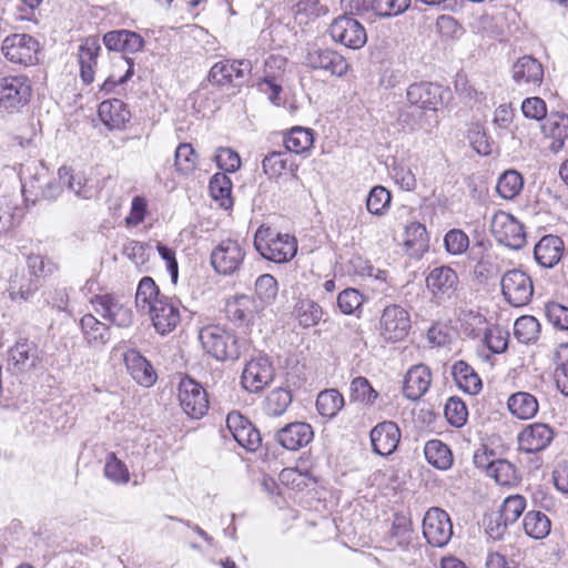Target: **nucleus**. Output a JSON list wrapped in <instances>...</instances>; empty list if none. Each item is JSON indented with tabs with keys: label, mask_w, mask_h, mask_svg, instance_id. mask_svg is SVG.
<instances>
[{
	"label": "nucleus",
	"mask_w": 568,
	"mask_h": 568,
	"mask_svg": "<svg viewBox=\"0 0 568 568\" xmlns=\"http://www.w3.org/2000/svg\"><path fill=\"white\" fill-rule=\"evenodd\" d=\"M254 247L262 257L275 263H285L292 260L297 252L294 236L278 233L264 225H261L255 232Z\"/></svg>",
	"instance_id": "obj_1"
},
{
	"label": "nucleus",
	"mask_w": 568,
	"mask_h": 568,
	"mask_svg": "<svg viewBox=\"0 0 568 568\" xmlns=\"http://www.w3.org/2000/svg\"><path fill=\"white\" fill-rule=\"evenodd\" d=\"M373 12L381 18H392L404 13L410 0H373Z\"/></svg>",
	"instance_id": "obj_58"
},
{
	"label": "nucleus",
	"mask_w": 568,
	"mask_h": 568,
	"mask_svg": "<svg viewBox=\"0 0 568 568\" xmlns=\"http://www.w3.org/2000/svg\"><path fill=\"white\" fill-rule=\"evenodd\" d=\"M40 280L24 267H18L11 275L8 292L12 301H28L39 288Z\"/></svg>",
	"instance_id": "obj_30"
},
{
	"label": "nucleus",
	"mask_w": 568,
	"mask_h": 568,
	"mask_svg": "<svg viewBox=\"0 0 568 568\" xmlns=\"http://www.w3.org/2000/svg\"><path fill=\"white\" fill-rule=\"evenodd\" d=\"M511 80L515 85L525 92L535 91L544 80V67L541 62L532 55H523L518 58L510 69Z\"/></svg>",
	"instance_id": "obj_15"
},
{
	"label": "nucleus",
	"mask_w": 568,
	"mask_h": 568,
	"mask_svg": "<svg viewBox=\"0 0 568 568\" xmlns=\"http://www.w3.org/2000/svg\"><path fill=\"white\" fill-rule=\"evenodd\" d=\"M524 186L521 174L515 170L505 171L498 179L496 190L505 200L515 199Z\"/></svg>",
	"instance_id": "obj_47"
},
{
	"label": "nucleus",
	"mask_w": 568,
	"mask_h": 568,
	"mask_svg": "<svg viewBox=\"0 0 568 568\" xmlns=\"http://www.w3.org/2000/svg\"><path fill=\"white\" fill-rule=\"evenodd\" d=\"M373 452L381 456L393 454L400 440V430L396 423L384 420L373 427L369 434Z\"/></svg>",
	"instance_id": "obj_24"
},
{
	"label": "nucleus",
	"mask_w": 568,
	"mask_h": 568,
	"mask_svg": "<svg viewBox=\"0 0 568 568\" xmlns=\"http://www.w3.org/2000/svg\"><path fill=\"white\" fill-rule=\"evenodd\" d=\"M260 304L248 295H236L229 298L225 305L227 318L236 326H250L261 312Z\"/></svg>",
	"instance_id": "obj_23"
},
{
	"label": "nucleus",
	"mask_w": 568,
	"mask_h": 568,
	"mask_svg": "<svg viewBox=\"0 0 568 568\" xmlns=\"http://www.w3.org/2000/svg\"><path fill=\"white\" fill-rule=\"evenodd\" d=\"M526 508V499L521 495L508 496L501 506L499 520L505 524H514L524 513Z\"/></svg>",
	"instance_id": "obj_56"
},
{
	"label": "nucleus",
	"mask_w": 568,
	"mask_h": 568,
	"mask_svg": "<svg viewBox=\"0 0 568 568\" xmlns=\"http://www.w3.org/2000/svg\"><path fill=\"white\" fill-rule=\"evenodd\" d=\"M445 416L452 426L462 427L468 416L466 404L459 398L450 397L445 405Z\"/></svg>",
	"instance_id": "obj_62"
},
{
	"label": "nucleus",
	"mask_w": 568,
	"mask_h": 568,
	"mask_svg": "<svg viewBox=\"0 0 568 568\" xmlns=\"http://www.w3.org/2000/svg\"><path fill=\"white\" fill-rule=\"evenodd\" d=\"M545 135L552 140L549 149L557 153L559 152L568 138V115L562 113H552L545 119L541 125Z\"/></svg>",
	"instance_id": "obj_32"
},
{
	"label": "nucleus",
	"mask_w": 568,
	"mask_h": 568,
	"mask_svg": "<svg viewBox=\"0 0 568 568\" xmlns=\"http://www.w3.org/2000/svg\"><path fill=\"white\" fill-rule=\"evenodd\" d=\"M539 333L540 324L534 316H520L514 324V335L520 343L529 344L536 342Z\"/></svg>",
	"instance_id": "obj_49"
},
{
	"label": "nucleus",
	"mask_w": 568,
	"mask_h": 568,
	"mask_svg": "<svg viewBox=\"0 0 568 568\" xmlns=\"http://www.w3.org/2000/svg\"><path fill=\"white\" fill-rule=\"evenodd\" d=\"M123 361L132 378L141 386L151 387L156 382V373L151 363L135 349H128Z\"/></svg>",
	"instance_id": "obj_26"
},
{
	"label": "nucleus",
	"mask_w": 568,
	"mask_h": 568,
	"mask_svg": "<svg viewBox=\"0 0 568 568\" xmlns=\"http://www.w3.org/2000/svg\"><path fill=\"white\" fill-rule=\"evenodd\" d=\"M487 474L501 486L513 485L518 479L515 466L505 459L491 462L487 467Z\"/></svg>",
	"instance_id": "obj_53"
},
{
	"label": "nucleus",
	"mask_w": 568,
	"mask_h": 568,
	"mask_svg": "<svg viewBox=\"0 0 568 568\" xmlns=\"http://www.w3.org/2000/svg\"><path fill=\"white\" fill-rule=\"evenodd\" d=\"M294 314L303 327H312L322 320L323 310L315 301L301 298L295 304Z\"/></svg>",
	"instance_id": "obj_46"
},
{
	"label": "nucleus",
	"mask_w": 568,
	"mask_h": 568,
	"mask_svg": "<svg viewBox=\"0 0 568 568\" xmlns=\"http://www.w3.org/2000/svg\"><path fill=\"white\" fill-rule=\"evenodd\" d=\"M246 252L237 240H222L211 252V265L221 275H233L243 265Z\"/></svg>",
	"instance_id": "obj_7"
},
{
	"label": "nucleus",
	"mask_w": 568,
	"mask_h": 568,
	"mask_svg": "<svg viewBox=\"0 0 568 568\" xmlns=\"http://www.w3.org/2000/svg\"><path fill=\"white\" fill-rule=\"evenodd\" d=\"M332 39L342 45L357 50L367 42V33L364 26L348 14H343L333 20L329 26Z\"/></svg>",
	"instance_id": "obj_12"
},
{
	"label": "nucleus",
	"mask_w": 568,
	"mask_h": 568,
	"mask_svg": "<svg viewBox=\"0 0 568 568\" xmlns=\"http://www.w3.org/2000/svg\"><path fill=\"white\" fill-rule=\"evenodd\" d=\"M452 376L459 389L476 395L481 390L483 384L479 375L465 361H457L452 366Z\"/></svg>",
	"instance_id": "obj_33"
},
{
	"label": "nucleus",
	"mask_w": 568,
	"mask_h": 568,
	"mask_svg": "<svg viewBox=\"0 0 568 568\" xmlns=\"http://www.w3.org/2000/svg\"><path fill=\"white\" fill-rule=\"evenodd\" d=\"M212 199L224 210L233 206L232 181L225 173H215L209 183Z\"/></svg>",
	"instance_id": "obj_40"
},
{
	"label": "nucleus",
	"mask_w": 568,
	"mask_h": 568,
	"mask_svg": "<svg viewBox=\"0 0 568 568\" xmlns=\"http://www.w3.org/2000/svg\"><path fill=\"white\" fill-rule=\"evenodd\" d=\"M424 454L426 460L437 469L447 470L453 465L450 448L439 439H432L425 444Z\"/></svg>",
	"instance_id": "obj_39"
},
{
	"label": "nucleus",
	"mask_w": 568,
	"mask_h": 568,
	"mask_svg": "<svg viewBox=\"0 0 568 568\" xmlns=\"http://www.w3.org/2000/svg\"><path fill=\"white\" fill-rule=\"evenodd\" d=\"M507 406L510 414L521 420L534 418L539 410L536 396L528 392L511 394L508 397Z\"/></svg>",
	"instance_id": "obj_35"
},
{
	"label": "nucleus",
	"mask_w": 568,
	"mask_h": 568,
	"mask_svg": "<svg viewBox=\"0 0 568 568\" xmlns=\"http://www.w3.org/2000/svg\"><path fill=\"white\" fill-rule=\"evenodd\" d=\"M429 237L425 225L413 222L405 229L404 245L407 254L413 258H420L428 251Z\"/></svg>",
	"instance_id": "obj_34"
},
{
	"label": "nucleus",
	"mask_w": 568,
	"mask_h": 568,
	"mask_svg": "<svg viewBox=\"0 0 568 568\" xmlns=\"http://www.w3.org/2000/svg\"><path fill=\"white\" fill-rule=\"evenodd\" d=\"M548 321L558 329L568 331V306L551 302L546 305Z\"/></svg>",
	"instance_id": "obj_64"
},
{
	"label": "nucleus",
	"mask_w": 568,
	"mask_h": 568,
	"mask_svg": "<svg viewBox=\"0 0 568 568\" xmlns=\"http://www.w3.org/2000/svg\"><path fill=\"white\" fill-rule=\"evenodd\" d=\"M425 282L432 300L437 305H443L457 297L459 277L450 266L440 265L432 268Z\"/></svg>",
	"instance_id": "obj_5"
},
{
	"label": "nucleus",
	"mask_w": 568,
	"mask_h": 568,
	"mask_svg": "<svg viewBox=\"0 0 568 568\" xmlns=\"http://www.w3.org/2000/svg\"><path fill=\"white\" fill-rule=\"evenodd\" d=\"M63 186L59 175L52 176L45 166L40 165L36 168L29 180H23L22 194L26 201L32 203L39 200L54 201L61 195Z\"/></svg>",
	"instance_id": "obj_3"
},
{
	"label": "nucleus",
	"mask_w": 568,
	"mask_h": 568,
	"mask_svg": "<svg viewBox=\"0 0 568 568\" xmlns=\"http://www.w3.org/2000/svg\"><path fill=\"white\" fill-rule=\"evenodd\" d=\"M275 369L265 355L252 357L244 366L241 384L248 393H258L274 379Z\"/></svg>",
	"instance_id": "obj_13"
},
{
	"label": "nucleus",
	"mask_w": 568,
	"mask_h": 568,
	"mask_svg": "<svg viewBox=\"0 0 568 568\" xmlns=\"http://www.w3.org/2000/svg\"><path fill=\"white\" fill-rule=\"evenodd\" d=\"M199 339L203 349L217 361H233L240 356L236 335L224 326L212 324L202 327Z\"/></svg>",
	"instance_id": "obj_2"
},
{
	"label": "nucleus",
	"mask_w": 568,
	"mask_h": 568,
	"mask_svg": "<svg viewBox=\"0 0 568 568\" xmlns=\"http://www.w3.org/2000/svg\"><path fill=\"white\" fill-rule=\"evenodd\" d=\"M398 125L403 131L414 132L417 130H424L430 132L432 123L426 110L412 105L404 106L400 109L397 118Z\"/></svg>",
	"instance_id": "obj_36"
},
{
	"label": "nucleus",
	"mask_w": 568,
	"mask_h": 568,
	"mask_svg": "<svg viewBox=\"0 0 568 568\" xmlns=\"http://www.w3.org/2000/svg\"><path fill=\"white\" fill-rule=\"evenodd\" d=\"M98 113L103 124L109 129H122L131 116L124 102L119 99L101 102Z\"/></svg>",
	"instance_id": "obj_31"
},
{
	"label": "nucleus",
	"mask_w": 568,
	"mask_h": 568,
	"mask_svg": "<svg viewBox=\"0 0 568 568\" xmlns=\"http://www.w3.org/2000/svg\"><path fill=\"white\" fill-rule=\"evenodd\" d=\"M199 156L190 143H180L174 153V168L178 173L189 175L197 166Z\"/></svg>",
	"instance_id": "obj_48"
},
{
	"label": "nucleus",
	"mask_w": 568,
	"mask_h": 568,
	"mask_svg": "<svg viewBox=\"0 0 568 568\" xmlns=\"http://www.w3.org/2000/svg\"><path fill=\"white\" fill-rule=\"evenodd\" d=\"M292 403V394L288 389L278 387L271 390L263 400L262 410L268 417H280Z\"/></svg>",
	"instance_id": "obj_42"
},
{
	"label": "nucleus",
	"mask_w": 568,
	"mask_h": 568,
	"mask_svg": "<svg viewBox=\"0 0 568 568\" xmlns=\"http://www.w3.org/2000/svg\"><path fill=\"white\" fill-rule=\"evenodd\" d=\"M564 250V241L559 236L545 235L535 245V260L540 266L552 268L561 260Z\"/></svg>",
	"instance_id": "obj_27"
},
{
	"label": "nucleus",
	"mask_w": 568,
	"mask_h": 568,
	"mask_svg": "<svg viewBox=\"0 0 568 568\" xmlns=\"http://www.w3.org/2000/svg\"><path fill=\"white\" fill-rule=\"evenodd\" d=\"M495 239L507 247L520 250L526 244L524 225L510 213L498 211L490 222Z\"/></svg>",
	"instance_id": "obj_8"
},
{
	"label": "nucleus",
	"mask_w": 568,
	"mask_h": 568,
	"mask_svg": "<svg viewBox=\"0 0 568 568\" xmlns=\"http://www.w3.org/2000/svg\"><path fill=\"white\" fill-rule=\"evenodd\" d=\"M444 245L450 255H462L469 247V237L460 229H452L444 236Z\"/></svg>",
	"instance_id": "obj_59"
},
{
	"label": "nucleus",
	"mask_w": 568,
	"mask_h": 568,
	"mask_svg": "<svg viewBox=\"0 0 568 568\" xmlns=\"http://www.w3.org/2000/svg\"><path fill=\"white\" fill-rule=\"evenodd\" d=\"M501 293L505 300L515 307L527 305L534 294L530 276L521 270L507 271L500 281Z\"/></svg>",
	"instance_id": "obj_9"
},
{
	"label": "nucleus",
	"mask_w": 568,
	"mask_h": 568,
	"mask_svg": "<svg viewBox=\"0 0 568 568\" xmlns=\"http://www.w3.org/2000/svg\"><path fill=\"white\" fill-rule=\"evenodd\" d=\"M344 405L343 395L335 388L320 392L316 398V409L323 417H335Z\"/></svg>",
	"instance_id": "obj_45"
},
{
	"label": "nucleus",
	"mask_w": 568,
	"mask_h": 568,
	"mask_svg": "<svg viewBox=\"0 0 568 568\" xmlns=\"http://www.w3.org/2000/svg\"><path fill=\"white\" fill-rule=\"evenodd\" d=\"M226 428L235 442L248 452H255L261 446L260 432L239 412L227 414Z\"/></svg>",
	"instance_id": "obj_19"
},
{
	"label": "nucleus",
	"mask_w": 568,
	"mask_h": 568,
	"mask_svg": "<svg viewBox=\"0 0 568 568\" xmlns=\"http://www.w3.org/2000/svg\"><path fill=\"white\" fill-rule=\"evenodd\" d=\"M91 303L97 314L118 327H129L133 323L131 307L112 294L95 295Z\"/></svg>",
	"instance_id": "obj_17"
},
{
	"label": "nucleus",
	"mask_w": 568,
	"mask_h": 568,
	"mask_svg": "<svg viewBox=\"0 0 568 568\" xmlns=\"http://www.w3.org/2000/svg\"><path fill=\"white\" fill-rule=\"evenodd\" d=\"M364 296L356 288H346L337 296V305L343 314H355L363 305Z\"/></svg>",
	"instance_id": "obj_61"
},
{
	"label": "nucleus",
	"mask_w": 568,
	"mask_h": 568,
	"mask_svg": "<svg viewBox=\"0 0 568 568\" xmlns=\"http://www.w3.org/2000/svg\"><path fill=\"white\" fill-rule=\"evenodd\" d=\"M8 361L17 372H28L40 361L38 347L28 339L19 341L10 348Z\"/></svg>",
	"instance_id": "obj_28"
},
{
	"label": "nucleus",
	"mask_w": 568,
	"mask_h": 568,
	"mask_svg": "<svg viewBox=\"0 0 568 568\" xmlns=\"http://www.w3.org/2000/svg\"><path fill=\"white\" fill-rule=\"evenodd\" d=\"M39 51V41L27 33L9 34L1 44V52L8 61L26 67L38 63Z\"/></svg>",
	"instance_id": "obj_4"
},
{
	"label": "nucleus",
	"mask_w": 568,
	"mask_h": 568,
	"mask_svg": "<svg viewBox=\"0 0 568 568\" xmlns=\"http://www.w3.org/2000/svg\"><path fill=\"white\" fill-rule=\"evenodd\" d=\"M283 143L288 153L302 154L313 146V130L304 126H294L284 133Z\"/></svg>",
	"instance_id": "obj_37"
},
{
	"label": "nucleus",
	"mask_w": 568,
	"mask_h": 568,
	"mask_svg": "<svg viewBox=\"0 0 568 568\" xmlns=\"http://www.w3.org/2000/svg\"><path fill=\"white\" fill-rule=\"evenodd\" d=\"M32 94L30 80L26 75L0 78V109L18 112L28 104Z\"/></svg>",
	"instance_id": "obj_6"
},
{
	"label": "nucleus",
	"mask_w": 568,
	"mask_h": 568,
	"mask_svg": "<svg viewBox=\"0 0 568 568\" xmlns=\"http://www.w3.org/2000/svg\"><path fill=\"white\" fill-rule=\"evenodd\" d=\"M164 295L160 294V290L154 280L150 276H144L139 282L135 293V305L139 310L150 312L155 302L162 300Z\"/></svg>",
	"instance_id": "obj_41"
},
{
	"label": "nucleus",
	"mask_w": 568,
	"mask_h": 568,
	"mask_svg": "<svg viewBox=\"0 0 568 568\" xmlns=\"http://www.w3.org/2000/svg\"><path fill=\"white\" fill-rule=\"evenodd\" d=\"M278 285L271 274H262L255 281V294L260 301L261 308L271 305L276 300Z\"/></svg>",
	"instance_id": "obj_51"
},
{
	"label": "nucleus",
	"mask_w": 568,
	"mask_h": 568,
	"mask_svg": "<svg viewBox=\"0 0 568 568\" xmlns=\"http://www.w3.org/2000/svg\"><path fill=\"white\" fill-rule=\"evenodd\" d=\"M552 439V428L544 423H534L525 426L517 437L519 449L529 454L544 450Z\"/></svg>",
	"instance_id": "obj_22"
},
{
	"label": "nucleus",
	"mask_w": 568,
	"mask_h": 568,
	"mask_svg": "<svg viewBox=\"0 0 568 568\" xmlns=\"http://www.w3.org/2000/svg\"><path fill=\"white\" fill-rule=\"evenodd\" d=\"M523 526L527 536L539 540L549 535L551 521L546 514L538 510H531L525 515Z\"/></svg>",
	"instance_id": "obj_44"
},
{
	"label": "nucleus",
	"mask_w": 568,
	"mask_h": 568,
	"mask_svg": "<svg viewBox=\"0 0 568 568\" xmlns=\"http://www.w3.org/2000/svg\"><path fill=\"white\" fill-rule=\"evenodd\" d=\"M327 12V7L320 0H301L295 7V16L301 23L325 16Z\"/></svg>",
	"instance_id": "obj_57"
},
{
	"label": "nucleus",
	"mask_w": 568,
	"mask_h": 568,
	"mask_svg": "<svg viewBox=\"0 0 568 568\" xmlns=\"http://www.w3.org/2000/svg\"><path fill=\"white\" fill-rule=\"evenodd\" d=\"M423 535L433 547H445L453 537L449 515L442 508H429L423 519Z\"/></svg>",
	"instance_id": "obj_10"
},
{
	"label": "nucleus",
	"mask_w": 568,
	"mask_h": 568,
	"mask_svg": "<svg viewBox=\"0 0 568 568\" xmlns=\"http://www.w3.org/2000/svg\"><path fill=\"white\" fill-rule=\"evenodd\" d=\"M104 476L114 484L124 485L130 480L126 465L114 453L108 454L104 465Z\"/></svg>",
	"instance_id": "obj_54"
},
{
	"label": "nucleus",
	"mask_w": 568,
	"mask_h": 568,
	"mask_svg": "<svg viewBox=\"0 0 568 568\" xmlns=\"http://www.w3.org/2000/svg\"><path fill=\"white\" fill-rule=\"evenodd\" d=\"M81 329L89 344L104 345L110 339L109 327L92 314H85L80 321Z\"/></svg>",
	"instance_id": "obj_43"
},
{
	"label": "nucleus",
	"mask_w": 568,
	"mask_h": 568,
	"mask_svg": "<svg viewBox=\"0 0 568 568\" xmlns=\"http://www.w3.org/2000/svg\"><path fill=\"white\" fill-rule=\"evenodd\" d=\"M412 322L409 312L398 304L387 305L379 320V332L387 342L404 339L410 329Z\"/></svg>",
	"instance_id": "obj_11"
},
{
	"label": "nucleus",
	"mask_w": 568,
	"mask_h": 568,
	"mask_svg": "<svg viewBox=\"0 0 568 568\" xmlns=\"http://www.w3.org/2000/svg\"><path fill=\"white\" fill-rule=\"evenodd\" d=\"M262 169L270 179L280 178L283 173L288 172L291 173L288 183L294 192H298L303 187L302 181L296 175L298 165L286 151L268 152L262 161Z\"/></svg>",
	"instance_id": "obj_18"
},
{
	"label": "nucleus",
	"mask_w": 568,
	"mask_h": 568,
	"mask_svg": "<svg viewBox=\"0 0 568 568\" xmlns=\"http://www.w3.org/2000/svg\"><path fill=\"white\" fill-rule=\"evenodd\" d=\"M349 398L352 402L372 406L378 398V393L366 377L358 376L351 382Z\"/></svg>",
	"instance_id": "obj_50"
},
{
	"label": "nucleus",
	"mask_w": 568,
	"mask_h": 568,
	"mask_svg": "<svg viewBox=\"0 0 568 568\" xmlns=\"http://www.w3.org/2000/svg\"><path fill=\"white\" fill-rule=\"evenodd\" d=\"M214 160L216 165L224 172L233 173L241 168V158L239 153L231 148H219Z\"/></svg>",
	"instance_id": "obj_63"
},
{
	"label": "nucleus",
	"mask_w": 568,
	"mask_h": 568,
	"mask_svg": "<svg viewBox=\"0 0 568 568\" xmlns=\"http://www.w3.org/2000/svg\"><path fill=\"white\" fill-rule=\"evenodd\" d=\"M149 314L155 331L161 335H166L174 331L181 321L180 302L165 295L155 302Z\"/></svg>",
	"instance_id": "obj_20"
},
{
	"label": "nucleus",
	"mask_w": 568,
	"mask_h": 568,
	"mask_svg": "<svg viewBox=\"0 0 568 568\" xmlns=\"http://www.w3.org/2000/svg\"><path fill=\"white\" fill-rule=\"evenodd\" d=\"M314 437L313 428L304 422H294L278 429L274 439L287 450H297L308 445Z\"/></svg>",
	"instance_id": "obj_25"
},
{
	"label": "nucleus",
	"mask_w": 568,
	"mask_h": 568,
	"mask_svg": "<svg viewBox=\"0 0 568 568\" xmlns=\"http://www.w3.org/2000/svg\"><path fill=\"white\" fill-rule=\"evenodd\" d=\"M555 381L561 394L568 396V345H560L556 352Z\"/></svg>",
	"instance_id": "obj_55"
},
{
	"label": "nucleus",
	"mask_w": 568,
	"mask_h": 568,
	"mask_svg": "<svg viewBox=\"0 0 568 568\" xmlns=\"http://www.w3.org/2000/svg\"><path fill=\"white\" fill-rule=\"evenodd\" d=\"M305 64L313 70H321L335 77H343L348 70V63L341 53L317 44L307 48Z\"/></svg>",
	"instance_id": "obj_14"
},
{
	"label": "nucleus",
	"mask_w": 568,
	"mask_h": 568,
	"mask_svg": "<svg viewBox=\"0 0 568 568\" xmlns=\"http://www.w3.org/2000/svg\"><path fill=\"white\" fill-rule=\"evenodd\" d=\"M432 374L427 366L419 364L410 367L405 375L403 392L412 400L419 399L429 388Z\"/></svg>",
	"instance_id": "obj_29"
},
{
	"label": "nucleus",
	"mask_w": 568,
	"mask_h": 568,
	"mask_svg": "<svg viewBox=\"0 0 568 568\" xmlns=\"http://www.w3.org/2000/svg\"><path fill=\"white\" fill-rule=\"evenodd\" d=\"M392 202V195L387 189L382 185L374 186L366 199L367 211L376 216L384 215Z\"/></svg>",
	"instance_id": "obj_52"
},
{
	"label": "nucleus",
	"mask_w": 568,
	"mask_h": 568,
	"mask_svg": "<svg viewBox=\"0 0 568 568\" xmlns=\"http://www.w3.org/2000/svg\"><path fill=\"white\" fill-rule=\"evenodd\" d=\"M413 529L410 520L404 516L396 517L390 529V542L399 547L407 546L412 540Z\"/></svg>",
	"instance_id": "obj_60"
},
{
	"label": "nucleus",
	"mask_w": 568,
	"mask_h": 568,
	"mask_svg": "<svg viewBox=\"0 0 568 568\" xmlns=\"http://www.w3.org/2000/svg\"><path fill=\"white\" fill-rule=\"evenodd\" d=\"M59 179L63 185L80 199H91L94 195V189L89 185L88 179L80 173H73L71 168L61 166L59 169Z\"/></svg>",
	"instance_id": "obj_38"
},
{
	"label": "nucleus",
	"mask_w": 568,
	"mask_h": 568,
	"mask_svg": "<svg viewBox=\"0 0 568 568\" xmlns=\"http://www.w3.org/2000/svg\"><path fill=\"white\" fill-rule=\"evenodd\" d=\"M445 93L448 92L442 85L423 81L410 84L407 88L406 98L412 105L435 112L443 103Z\"/></svg>",
	"instance_id": "obj_21"
},
{
	"label": "nucleus",
	"mask_w": 568,
	"mask_h": 568,
	"mask_svg": "<svg viewBox=\"0 0 568 568\" xmlns=\"http://www.w3.org/2000/svg\"><path fill=\"white\" fill-rule=\"evenodd\" d=\"M179 400L183 412L191 418H201L209 409L205 389L190 377H184L180 382Z\"/></svg>",
	"instance_id": "obj_16"
}]
</instances>
